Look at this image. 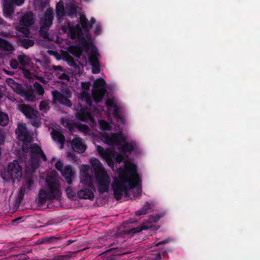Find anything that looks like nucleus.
<instances>
[{
  "label": "nucleus",
  "mask_w": 260,
  "mask_h": 260,
  "mask_svg": "<svg viewBox=\"0 0 260 260\" xmlns=\"http://www.w3.org/2000/svg\"><path fill=\"white\" fill-rule=\"evenodd\" d=\"M40 109L41 111L49 109V106L48 104H47L44 101H42L40 104Z\"/></svg>",
  "instance_id": "13d9d810"
},
{
  "label": "nucleus",
  "mask_w": 260,
  "mask_h": 260,
  "mask_svg": "<svg viewBox=\"0 0 260 260\" xmlns=\"http://www.w3.org/2000/svg\"><path fill=\"white\" fill-rule=\"evenodd\" d=\"M106 83L104 79L99 78L93 82V89H100V88H106Z\"/></svg>",
  "instance_id": "f704fd0d"
},
{
  "label": "nucleus",
  "mask_w": 260,
  "mask_h": 260,
  "mask_svg": "<svg viewBox=\"0 0 260 260\" xmlns=\"http://www.w3.org/2000/svg\"><path fill=\"white\" fill-rule=\"evenodd\" d=\"M113 115L115 117L120 119V120H122V118L119 115V112H118V109L116 106L115 107H114Z\"/></svg>",
  "instance_id": "052dcab7"
},
{
  "label": "nucleus",
  "mask_w": 260,
  "mask_h": 260,
  "mask_svg": "<svg viewBox=\"0 0 260 260\" xmlns=\"http://www.w3.org/2000/svg\"><path fill=\"white\" fill-rule=\"evenodd\" d=\"M93 190L92 188H84L77 192L78 197L81 199H88L92 201L94 198Z\"/></svg>",
  "instance_id": "aec40b11"
},
{
  "label": "nucleus",
  "mask_w": 260,
  "mask_h": 260,
  "mask_svg": "<svg viewBox=\"0 0 260 260\" xmlns=\"http://www.w3.org/2000/svg\"><path fill=\"white\" fill-rule=\"evenodd\" d=\"M66 60L70 66L73 67L75 68H77L79 66L77 65L75 60L70 55H68L67 56Z\"/></svg>",
  "instance_id": "a19ab883"
},
{
  "label": "nucleus",
  "mask_w": 260,
  "mask_h": 260,
  "mask_svg": "<svg viewBox=\"0 0 260 260\" xmlns=\"http://www.w3.org/2000/svg\"><path fill=\"white\" fill-rule=\"evenodd\" d=\"M99 123L101 126V128L103 131L106 130H110L111 126L110 124L107 122V121L104 120H101L99 121Z\"/></svg>",
  "instance_id": "79ce46f5"
},
{
  "label": "nucleus",
  "mask_w": 260,
  "mask_h": 260,
  "mask_svg": "<svg viewBox=\"0 0 260 260\" xmlns=\"http://www.w3.org/2000/svg\"><path fill=\"white\" fill-rule=\"evenodd\" d=\"M141 195V189L138 188L136 192H134V197H137Z\"/></svg>",
  "instance_id": "774afa93"
},
{
  "label": "nucleus",
  "mask_w": 260,
  "mask_h": 260,
  "mask_svg": "<svg viewBox=\"0 0 260 260\" xmlns=\"http://www.w3.org/2000/svg\"><path fill=\"white\" fill-rule=\"evenodd\" d=\"M40 24L41 26L39 30V35L44 38V39H48L49 36L48 30L50 27H49L42 24Z\"/></svg>",
  "instance_id": "473e14b6"
},
{
  "label": "nucleus",
  "mask_w": 260,
  "mask_h": 260,
  "mask_svg": "<svg viewBox=\"0 0 260 260\" xmlns=\"http://www.w3.org/2000/svg\"><path fill=\"white\" fill-rule=\"evenodd\" d=\"M66 193L69 198H72L74 196L75 193L74 192L72 188L70 186H68L66 189Z\"/></svg>",
  "instance_id": "4d7b16f0"
},
{
  "label": "nucleus",
  "mask_w": 260,
  "mask_h": 260,
  "mask_svg": "<svg viewBox=\"0 0 260 260\" xmlns=\"http://www.w3.org/2000/svg\"><path fill=\"white\" fill-rule=\"evenodd\" d=\"M30 142H23V144L22 146V149L24 152L28 153L30 152V146H29V144Z\"/></svg>",
  "instance_id": "09e8293b"
},
{
  "label": "nucleus",
  "mask_w": 260,
  "mask_h": 260,
  "mask_svg": "<svg viewBox=\"0 0 260 260\" xmlns=\"http://www.w3.org/2000/svg\"><path fill=\"white\" fill-rule=\"evenodd\" d=\"M70 52L76 57H80L83 53V49L78 46H72L70 49Z\"/></svg>",
  "instance_id": "c756f323"
},
{
  "label": "nucleus",
  "mask_w": 260,
  "mask_h": 260,
  "mask_svg": "<svg viewBox=\"0 0 260 260\" xmlns=\"http://www.w3.org/2000/svg\"><path fill=\"white\" fill-rule=\"evenodd\" d=\"M112 145L116 144L119 145L122 142L125 141L124 138L123 137L121 133H113L111 135Z\"/></svg>",
  "instance_id": "b1692460"
},
{
  "label": "nucleus",
  "mask_w": 260,
  "mask_h": 260,
  "mask_svg": "<svg viewBox=\"0 0 260 260\" xmlns=\"http://www.w3.org/2000/svg\"><path fill=\"white\" fill-rule=\"evenodd\" d=\"M55 167L58 171L61 172L63 170V163L61 160H58L55 165Z\"/></svg>",
  "instance_id": "6e6d98bb"
},
{
  "label": "nucleus",
  "mask_w": 260,
  "mask_h": 260,
  "mask_svg": "<svg viewBox=\"0 0 260 260\" xmlns=\"http://www.w3.org/2000/svg\"><path fill=\"white\" fill-rule=\"evenodd\" d=\"M35 42L33 40L28 39H20L18 41L19 46L25 49H28L34 45Z\"/></svg>",
  "instance_id": "a878e982"
},
{
  "label": "nucleus",
  "mask_w": 260,
  "mask_h": 260,
  "mask_svg": "<svg viewBox=\"0 0 260 260\" xmlns=\"http://www.w3.org/2000/svg\"><path fill=\"white\" fill-rule=\"evenodd\" d=\"M25 193V188H21L19 191V198L20 200H22Z\"/></svg>",
  "instance_id": "e2e57ef3"
},
{
  "label": "nucleus",
  "mask_w": 260,
  "mask_h": 260,
  "mask_svg": "<svg viewBox=\"0 0 260 260\" xmlns=\"http://www.w3.org/2000/svg\"><path fill=\"white\" fill-rule=\"evenodd\" d=\"M80 23L83 29L88 31L89 29V22L85 16H81L80 19Z\"/></svg>",
  "instance_id": "58836bf2"
},
{
  "label": "nucleus",
  "mask_w": 260,
  "mask_h": 260,
  "mask_svg": "<svg viewBox=\"0 0 260 260\" xmlns=\"http://www.w3.org/2000/svg\"><path fill=\"white\" fill-rule=\"evenodd\" d=\"M82 45L86 50L89 49V46L92 48L90 55L88 57V61L92 67V72L93 74L99 73L100 72V65L99 58L100 54L98 51V49L92 43L89 42L84 38L82 41Z\"/></svg>",
  "instance_id": "39448f33"
},
{
  "label": "nucleus",
  "mask_w": 260,
  "mask_h": 260,
  "mask_svg": "<svg viewBox=\"0 0 260 260\" xmlns=\"http://www.w3.org/2000/svg\"><path fill=\"white\" fill-rule=\"evenodd\" d=\"M34 87L36 92L40 95H43L44 93V90L42 85L38 82H35L34 84Z\"/></svg>",
  "instance_id": "4c0bfd02"
},
{
  "label": "nucleus",
  "mask_w": 260,
  "mask_h": 260,
  "mask_svg": "<svg viewBox=\"0 0 260 260\" xmlns=\"http://www.w3.org/2000/svg\"><path fill=\"white\" fill-rule=\"evenodd\" d=\"M164 215V214L163 213L150 215L148 219V221L149 223H155L157 222L161 218H162Z\"/></svg>",
  "instance_id": "ea45409f"
},
{
  "label": "nucleus",
  "mask_w": 260,
  "mask_h": 260,
  "mask_svg": "<svg viewBox=\"0 0 260 260\" xmlns=\"http://www.w3.org/2000/svg\"><path fill=\"white\" fill-rule=\"evenodd\" d=\"M101 140L106 144L112 145L111 135L109 136L107 134H104L102 135Z\"/></svg>",
  "instance_id": "c03bdc74"
},
{
  "label": "nucleus",
  "mask_w": 260,
  "mask_h": 260,
  "mask_svg": "<svg viewBox=\"0 0 260 260\" xmlns=\"http://www.w3.org/2000/svg\"><path fill=\"white\" fill-rule=\"evenodd\" d=\"M136 148V145L133 142H125L123 145L121 146V151L123 153L127 152H132L135 150Z\"/></svg>",
  "instance_id": "cd10ccee"
},
{
  "label": "nucleus",
  "mask_w": 260,
  "mask_h": 260,
  "mask_svg": "<svg viewBox=\"0 0 260 260\" xmlns=\"http://www.w3.org/2000/svg\"><path fill=\"white\" fill-rule=\"evenodd\" d=\"M14 4L8 0L4 2L3 11L4 15L7 18H11L14 12Z\"/></svg>",
  "instance_id": "6ab92c4d"
},
{
  "label": "nucleus",
  "mask_w": 260,
  "mask_h": 260,
  "mask_svg": "<svg viewBox=\"0 0 260 260\" xmlns=\"http://www.w3.org/2000/svg\"><path fill=\"white\" fill-rule=\"evenodd\" d=\"M66 13L71 18L76 17L77 13V7L74 4H70L66 8Z\"/></svg>",
  "instance_id": "bb28decb"
},
{
  "label": "nucleus",
  "mask_w": 260,
  "mask_h": 260,
  "mask_svg": "<svg viewBox=\"0 0 260 260\" xmlns=\"http://www.w3.org/2000/svg\"><path fill=\"white\" fill-rule=\"evenodd\" d=\"M50 135L54 141L58 142L60 144V149H62L63 148L66 140L63 134L54 128H52Z\"/></svg>",
  "instance_id": "f3484780"
},
{
  "label": "nucleus",
  "mask_w": 260,
  "mask_h": 260,
  "mask_svg": "<svg viewBox=\"0 0 260 260\" xmlns=\"http://www.w3.org/2000/svg\"><path fill=\"white\" fill-rule=\"evenodd\" d=\"M35 22V16L34 13L31 12H27L20 17L19 23L21 25L31 26Z\"/></svg>",
  "instance_id": "ddd939ff"
},
{
  "label": "nucleus",
  "mask_w": 260,
  "mask_h": 260,
  "mask_svg": "<svg viewBox=\"0 0 260 260\" xmlns=\"http://www.w3.org/2000/svg\"><path fill=\"white\" fill-rule=\"evenodd\" d=\"M69 184L72 183V179L74 178L75 171L71 165L66 166L63 170L60 172Z\"/></svg>",
  "instance_id": "2eb2a0df"
},
{
  "label": "nucleus",
  "mask_w": 260,
  "mask_h": 260,
  "mask_svg": "<svg viewBox=\"0 0 260 260\" xmlns=\"http://www.w3.org/2000/svg\"><path fill=\"white\" fill-rule=\"evenodd\" d=\"M57 20L59 23L62 22L64 17L66 15L64 7L62 1L59 2L56 6Z\"/></svg>",
  "instance_id": "412c9836"
},
{
  "label": "nucleus",
  "mask_w": 260,
  "mask_h": 260,
  "mask_svg": "<svg viewBox=\"0 0 260 260\" xmlns=\"http://www.w3.org/2000/svg\"><path fill=\"white\" fill-rule=\"evenodd\" d=\"M19 110L28 119L36 118L39 116V112L28 105H20Z\"/></svg>",
  "instance_id": "9b49d317"
},
{
  "label": "nucleus",
  "mask_w": 260,
  "mask_h": 260,
  "mask_svg": "<svg viewBox=\"0 0 260 260\" xmlns=\"http://www.w3.org/2000/svg\"><path fill=\"white\" fill-rule=\"evenodd\" d=\"M78 129L83 132H87L89 129L88 125L84 124H79L77 125Z\"/></svg>",
  "instance_id": "5fc2aeb1"
},
{
  "label": "nucleus",
  "mask_w": 260,
  "mask_h": 260,
  "mask_svg": "<svg viewBox=\"0 0 260 260\" xmlns=\"http://www.w3.org/2000/svg\"><path fill=\"white\" fill-rule=\"evenodd\" d=\"M5 175L8 180H19L22 175V166L16 159L9 163Z\"/></svg>",
  "instance_id": "423d86ee"
},
{
  "label": "nucleus",
  "mask_w": 260,
  "mask_h": 260,
  "mask_svg": "<svg viewBox=\"0 0 260 260\" xmlns=\"http://www.w3.org/2000/svg\"><path fill=\"white\" fill-rule=\"evenodd\" d=\"M46 181L48 190L41 189L38 194V202L41 205L45 204L47 200H59L61 194L59 182L55 178L48 176Z\"/></svg>",
  "instance_id": "f03ea898"
},
{
  "label": "nucleus",
  "mask_w": 260,
  "mask_h": 260,
  "mask_svg": "<svg viewBox=\"0 0 260 260\" xmlns=\"http://www.w3.org/2000/svg\"><path fill=\"white\" fill-rule=\"evenodd\" d=\"M60 29L64 32H68L70 38L74 40L79 38L82 35V28L80 24L76 26L72 25L70 21H67L64 25H62Z\"/></svg>",
  "instance_id": "6e6552de"
},
{
  "label": "nucleus",
  "mask_w": 260,
  "mask_h": 260,
  "mask_svg": "<svg viewBox=\"0 0 260 260\" xmlns=\"http://www.w3.org/2000/svg\"><path fill=\"white\" fill-rule=\"evenodd\" d=\"M30 153L32 166L37 169L40 166L39 159L42 158L44 161L47 160V157L41 148L36 143L30 146Z\"/></svg>",
  "instance_id": "0eeeda50"
},
{
  "label": "nucleus",
  "mask_w": 260,
  "mask_h": 260,
  "mask_svg": "<svg viewBox=\"0 0 260 260\" xmlns=\"http://www.w3.org/2000/svg\"><path fill=\"white\" fill-rule=\"evenodd\" d=\"M77 118L82 121L86 122L90 119L91 114L89 112L81 110L77 114Z\"/></svg>",
  "instance_id": "c85d7f7f"
},
{
  "label": "nucleus",
  "mask_w": 260,
  "mask_h": 260,
  "mask_svg": "<svg viewBox=\"0 0 260 260\" xmlns=\"http://www.w3.org/2000/svg\"><path fill=\"white\" fill-rule=\"evenodd\" d=\"M107 92L106 88H100V89H92V95L95 102L98 103L101 101Z\"/></svg>",
  "instance_id": "4be33fe9"
},
{
  "label": "nucleus",
  "mask_w": 260,
  "mask_h": 260,
  "mask_svg": "<svg viewBox=\"0 0 260 260\" xmlns=\"http://www.w3.org/2000/svg\"><path fill=\"white\" fill-rule=\"evenodd\" d=\"M140 180L137 165L129 161H125L124 169L119 168L118 178L112 184L115 199L118 201L121 199L123 194H128L127 183L130 189H133L138 185Z\"/></svg>",
  "instance_id": "f257e3e1"
},
{
  "label": "nucleus",
  "mask_w": 260,
  "mask_h": 260,
  "mask_svg": "<svg viewBox=\"0 0 260 260\" xmlns=\"http://www.w3.org/2000/svg\"><path fill=\"white\" fill-rule=\"evenodd\" d=\"M19 62L18 60L13 59L10 61V66L13 69H17L18 67Z\"/></svg>",
  "instance_id": "3c124183"
},
{
  "label": "nucleus",
  "mask_w": 260,
  "mask_h": 260,
  "mask_svg": "<svg viewBox=\"0 0 260 260\" xmlns=\"http://www.w3.org/2000/svg\"><path fill=\"white\" fill-rule=\"evenodd\" d=\"M52 94L55 101L67 107H71L72 106V103L69 98L72 97V94L68 88L65 89L64 94L60 93L56 90L53 91Z\"/></svg>",
  "instance_id": "1a4fd4ad"
},
{
  "label": "nucleus",
  "mask_w": 260,
  "mask_h": 260,
  "mask_svg": "<svg viewBox=\"0 0 260 260\" xmlns=\"http://www.w3.org/2000/svg\"><path fill=\"white\" fill-rule=\"evenodd\" d=\"M169 241H170L169 239H165L164 240H162V241L157 243L155 244V246H158L162 245V244H167V243H168L169 242Z\"/></svg>",
  "instance_id": "0e129e2a"
},
{
  "label": "nucleus",
  "mask_w": 260,
  "mask_h": 260,
  "mask_svg": "<svg viewBox=\"0 0 260 260\" xmlns=\"http://www.w3.org/2000/svg\"><path fill=\"white\" fill-rule=\"evenodd\" d=\"M71 145L72 149L78 153H83L86 149V146L82 143L81 138L80 137L74 138L71 142Z\"/></svg>",
  "instance_id": "4468645a"
},
{
  "label": "nucleus",
  "mask_w": 260,
  "mask_h": 260,
  "mask_svg": "<svg viewBox=\"0 0 260 260\" xmlns=\"http://www.w3.org/2000/svg\"><path fill=\"white\" fill-rule=\"evenodd\" d=\"M29 252V251L24 250L23 251L22 253L17 254V255H15V256L17 257V259H27L28 258V257L26 254V253H27Z\"/></svg>",
  "instance_id": "de8ad7c7"
},
{
  "label": "nucleus",
  "mask_w": 260,
  "mask_h": 260,
  "mask_svg": "<svg viewBox=\"0 0 260 260\" xmlns=\"http://www.w3.org/2000/svg\"><path fill=\"white\" fill-rule=\"evenodd\" d=\"M82 87L83 89L85 90H88L90 88V82H82Z\"/></svg>",
  "instance_id": "680f3d73"
},
{
  "label": "nucleus",
  "mask_w": 260,
  "mask_h": 260,
  "mask_svg": "<svg viewBox=\"0 0 260 260\" xmlns=\"http://www.w3.org/2000/svg\"><path fill=\"white\" fill-rule=\"evenodd\" d=\"M22 96H25L27 101H34L35 100V95L34 94V90L32 88L25 89Z\"/></svg>",
  "instance_id": "2f4dec72"
},
{
  "label": "nucleus",
  "mask_w": 260,
  "mask_h": 260,
  "mask_svg": "<svg viewBox=\"0 0 260 260\" xmlns=\"http://www.w3.org/2000/svg\"><path fill=\"white\" fill-rule=\"evenodd\" d=\"M80 180L81 182L87 185L90 188L95 191V188L92 183V178L89 175L87 170H84L80 173Z\"/></svg>",
  "instance_id": "dca6fc26"
},
{
  "label": "nucleus",
  "mask_w": 260,
  "mask_h": 260,
  "mask_svg": "<svg viewBox=\"0 0 260 260\" xmlns=\"http://www.w3.org/2000/svg\"><path fill=\"white\" fill-rule=\"evenodd\" d=\"M150 258L151 260H158L161 259L160 252H155L153 253H152L150 255Z\"/></svg>",
  "instance_id": "864d4df0"
},
{
  "label": "nucleus",
  "mask_w": 260,
  "mask_h": 260,
  "mask_svg": "<svg viewBox=\"0 0 260 260\" xmlns=\"http://www.w3.org/2000/svg\"><path fill=\"white\" fill-rule=\"evenodd\" d=\"M17 59L19 64L23 67L28 66L31 61L30 57L24 54H22L17 56Z\"/></svg>",
  "instance_id": "393cba45"
},
{
  "label": "nucleus",
  "mask_w": 260,
  "mask_h": 260,
  "mask_svg": "<svg viewBox=\"0 0 260 260\" xmlns=\"http://www.w3.org/2000/svg\"><path fill=\"white\" fill-rule=\"evenodd\" d=\"M81 96H82V98L85 100L87 104H88L89 106H90L91 105L92 101H91L90 96L88 93L85 92H83L81 94Z\"/></svg>",
  "instance_id": "a18cd8bd"
},
{
  "label": "nucleus",
  "mask_w": 260,
  "mask_h": 260,
  "mask_svg": "<svg viewBox=\"0 0 260 260\" xmlns=\"http://www.w3.org/2000/svg\"><path fill=\"white\" fill-rule=\"evenodd\" d=\"M96 148L99 154L111 168L114 167L115 160L117 163L120 164L124 158L123 154L117 153L114 150L108 148L104 149L100 146H97Z\"/></svg>",
  "instance_id": "20e7f679"
},
{
  "label": "nucleus",
  "mask_w": 260,
  "mask_h": 260,
  "mask_svg": "<svg viewBox=\"0 0 260 260\" xmlns=\"http://www.w3.org/2000/svg\"><path fill=\"white\" fill-rule=\"evenodd\" d=\"M29 27L22 25L19 23V25L16 26V29L19 32L23 34L25 37H27L30 34Z\"/></svg>",
  "instance_id": "72a5a7b5"
},
{
  "label": "nucleus",
  "mask_w": 260,
  "mask_h": 260,
  "mask_svg": "<svg viewBox=\"0 0 260 260\" xmlns=\"http://www.w3.org/2000/svg\"><path fill=\"white\" fill-rule=\"evenodd\" d=\"M95 19L94 17H91L90 19V23H89V29L92 27L93 25L95 23Z\"/></svg>",
  "instance_id": "69168bd1"
},
{
  "label": "nucleus",
  "mask_w": 260,
  "mask_h": 260,
  "mask_svg": "<svg viewBox=\"0 0 260 260\" xmlns=\"http://www.w3.org/2000/svg\"><path fill=\"white\" fill-rule=\"evenodd\" d=\"M9 117L8 115L2 111H0V125L2 126H6L9 123Z\"/></svg>",
  "instance_id": "e433bc0d"
},
{
  "label": "nucleus",
  "mask_w": 260,
  "mask_h": 260,
  "mask_svg": "<svg viewBox=\"0 0 260 260\" xmlns=\"http://www.w3.org/2000/svg\"><path fill=\"white\" fill-rule=\"evenodd\" d=\"M0 50L6 51L14 50V46L8 41L0 37Z\"/></svg>",
  "instance_id": "5701e85b"
},
{
  "label": "nucleus",
  "mask_w": 260,
  "mask_h": 260,
  "mask_svg": "<svg viewBox=\"0 0 260 260\" xmlns=\"http://www.w3.org/2000/svg\"><path fill=\"white\" fill-rule=\"evenodd\" d=\"M48 70L53 75V76L56 77L59 79L67 80L70 79L69 76L65 73L61 66L51 65L49 66Z\"/></svg>",
  "instance_id": "9d476101"
},
{
  "label": "nucleus",
  "mask_w": 260,
  "mask_h": 260,
  "mask_svg": "<svg viewBox=\"0 0 260 260\" xmlns=\"http://www.w3.org/2000/svg\"><path fill=\"white\" fill-rule=\"evenodd\" d=\"M70 256L69 255H59L53 257L54 260H69Z\"/></svg>",
  "instance_id": "603ef678"
},
{
  "label": "nucleus",
  "mask_w": 260,
  "mask_h": 260,
  "mask_svg": "<svg viewBox=\"0 0 260 260\" xmlns=\"http://www.w3.org/2000/svg\"><path fill=\"white\" fill-rule=\"evenodd\" d=\"M102 32V27L100 24H98L95 26V30L94 31V35L96 36L100 35Z\"/></svg>",
  "instance_id": "bf43d9fd"
},
{
  "label": "nucleus",
  "mask_w": 260,
  "mask_h": 260,
  "mask_svg": "<svg viewBox=\"0 0 260 260\" xmlns=\"http://www.w3.org/2000/svg\"><path fill=\"white\" fill-rule=\"evenodd\" d=\"M90 164L93 170L95 180L98 183V190L100 193L103 194L108 192L110 180L107 171L100 161L94 157L90 159Z\"/></svg>",
  "instance_id": "7ed1b4c3"
},
{
  "label": "nucleus",
  "mask_w": 260,
  "mask_h": 260,
  "mask_svg": "<svg viewBox=\"0 0 260 260\" xmlns=\"http://www.w3.org/2000/svg\"><path fill=\"white\" fill-rule=\"evenodd\" d=\"M54 20V11L52 8H48L44 13V17L40 20V24L51 27Z\"/></svg>",
  "instance_id": "f8f14e48"
},
{
  "label": "nucleus",
  "mask_w": 260,
  "mask_h": 260,
  "mask_svg": "<svg viewBox=\"0 0 260 260\" xmlns=\"http://www.w3.org/2000/svg\"><path fill=\"white\" fill-rule=\"evenodd\" d=\"M148 226H144L142 228H132L129 230L124 231V233L126 235H132V236L135 235L136 233H138L142 231L143 229L147 230L148 229Z\"/></svg>",
  "instance_id": "c9c22d12"
},
{
  "label": "nucleus",
  "mask_w": 260,
  "mask_h": 260,
  "mask_svg": "<svg viewBox=\"0 0 260 260\" xmlns=\"http://www.w3.org/2000/svg\"><path fill=\"white\" fill-rule=\"evenodd\" d=\"M25 185L28 189H30L34 183V180L31 178H27L25 180Z\"/></svg>",
  "instance_id": "8fccbe9b"
},
{
  "label": "nucleus",
  "mask_w": 260,
  "mask_h": 260,
  "mask_svg": "<svg viewBox=\"0 0 260 260\" xmlns=\"http://www.w3.org/2000/svg\"><path fill=\"white\" fill-rule=\"evenodd\" d=\"M151 209V207L150 204L147 202L140 209L136 212V215L137 216L145 215L148 213Z\"/></svg>",
  "instance_id": "7c9ffc66"
},
{
  "label": "nucleus",
  "mask_w": 260,
  "mask_h": 260,
  "mask_svg": "<svg viewBox=\"0 0 260 260\" xmlns=\"http://www.w3.org/2000/svg\"><path fill=\"white\" fill-rule=\"evenodd\" d=\"M18 139L22 142H31L32 139L25 127H18L16 130Z\"/></svg>",
  "instance_id": "a211bd4d"
},
{
  "label": "nucleus",
  "mask_w": 260,
  "mask_h": 260,
  "mask_svg": "<svg viewBox=\"0 0 260 260\" xmlns=\"http://www.w3.org/2000/svg\"><path fill=\"white\" fill-rule=\"evenodd\" d=\"M106 105L108 107H113V108L116 107V106L114 104L113 102L112 101H109V100H108L106 102Z\"/></svg>",
  "instance_id": "338daca9"
},
{
  "label": "nucleus",
  "mask_w": 260,
  "mask_h": 260,
  "mask_svg": "<svg viewBox=\"0 0 260 260\" xmlns=\"http://www.w3.org/2000/svg\"><path fill=\"white\" fill-rule=\"evenodd\" d=\"M15 90H16V91L20 95H21V96H22L24 91H25V89L24 88V87L22 86V85L20 84H18V83H16L15 84Z\"/></svg>",
  "instance_id": "49530a36"
},
{
  "label": "nucleus",
  "mask_w": 260,
  "mask_h": 260,
  "mask_svg": "<svg viewBox=\"0 0 260 260\" xmlns=\"http://www.w3.org/2000/svg\"><path fill=\"white\" fill-rule=\"evenodd\" d=\"M29 119H31L30 122L31 125H32L33 126L36 128H38L41 125V122L39 119V116L34 118H29Z\"/></svg>",
  "instance_id": "37998d69"
}]
</instances>
